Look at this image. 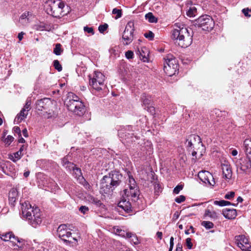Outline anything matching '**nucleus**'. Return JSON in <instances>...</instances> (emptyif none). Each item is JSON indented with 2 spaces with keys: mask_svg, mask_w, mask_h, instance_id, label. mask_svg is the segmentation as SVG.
<instances>
[{
  "mask_svg": "<svg viewBox=\"0 0 251 251\" xmlns=\"http://www.w3.org/2000/svg\"><path fill=\"white\" fill-rule=\"evenodd\" d=\"M176 28L172 33V38L175 41V43L182 48L189 46L192 42V35L184 25L181 24L176 23Z\"/></svg>",
  "mask_w": 251,
  "mask_h": 251,
  "instance_id": "f257e3e1",
  "label": "nucleus"
},
{
  "mask_svg": "<svg viewBox=\"0 0 251 251\" xmlns=\"http://www.w3.org/2000/svg\"><path fill=\"white\" fill-rule=\"evenodd\" d=\"M234 196H235V192H234L233 191H230V192H229L227 193H226L225 195L224 198L226 199L231 200L234 198Z\"/></svg>",
  "mask_w": 251,
  "mask_h": 251,
  "instance_id": "e433bc0d",
  "label": "nucleus"
},
{
  "mask_svg": "<svg viewBox=\"0 0 251 251\" xmlns=\"http://www.w3.org/2000/svg\"><path fill=\"white\" fill-rule=\"evenodd\" d=\"M244 146L246 155H251V140H245L244 142Z\"/></svg>",
  "mask_w": 251,
  "mask_h": 251,
  "instance_id": "b1692460",
  "label": "nucleus"
},
{
  "mask_svg": "<svg viewBox=\"0 0 251 251\" xmlns=\"http://www.w3.org/2000/svg\"><path fill=\"white\" fill-rule=\"evenodd\" d=\"M201 225L208 229L213 228L214 226L213 223L209 221H203L201 223Z\"/></svg>",
  "mask_w": 251,
  "mask_h": 251,
  "instance_id": "72a5a7b5",
  "label": "nucleus"
},
{
  "mask_svg": "<svg viewBox=\"0 0 251 251\" xmlns=\"http://www.w3.org/2000/svg\"><path fill=\"white\" fill-rule=\"evenodd\" d=\"M128 185L129 189L124 190L125 195L128 200L136 201L139 196V191L135 179L130 176H128Z\"/></svg>",
  "mask_w": 251,
  "mask_h": 251,
  "instance_id": "1a4fd4ad",
  "label": "nucleus"
},
{
  "mask_svg": "<svg viewBox=\"0 0 251 251\" xmlns=\"http://www.w3.org/2000/svg\"><path fill=\"white\" fill-rule=\"evenodd\" d=\"M182 188L183 186L182 185H178L174 188L173 192L175 194H177L179 193L180 191L182 189Z\"/></svg>",
  "mask_w": 251,
  "mask_h": 251,
  "instance_id": "09e8293b",
  "label": "nucleus"
},
{
  "mask_svg": "<svg viewBox=\"0 0 251 251\" xmlns=\"http://www.w3.org/2000/svg\"><path fill=\"white\" fill-rule=\"evenodd\" d=\"M204 215L208 216L212 219H217L218 217V213L215 211H210L209 209H206L205 211Z\"/></svg>",
  "mask_w": 251,
  "mask_h": 251,
  "instance_id": "bb28decb",
  "label": "nucleus"
},
{
  "mask_svg": "<svg viewBox=\"0 0 251 251\" xmlns=\"http://www.w3.org/2000/svg\"><path fill=\"white\" fill-rule=\"evenodd\" d=\"M145 18L146 20H148L150 23H156L157 22V19L154 17L151 12L146 14Z\"/></svg>",
  "mask_w": 251,
  "mask_h": 251,
  "instance_id": "cd10ccee",
  "label": "nucleus"
},
{
  "mask_svg": "<svg viewBox=\"0 0 251 251\" xmlns=\"http://www.w3.org/2000/svg\"><path fill=\"white\" fill-rule=\"evenodd\" d=\"M141 100L143 105L145 106V109H146V106L151 104L152 100L151 98L145 94L142 95Z\"/></svg>",
  "mask_w": 251,
  "mask_h": 251,
  "instance_id": "5701e85b",
  "label": "nucleus"
},
{
  "mask_svg": "<svg viewBox=\"0 0 251 251\" xmlns=\"http://www.w3.org/2000/svg\"><path fill=\"white\" fill-rule=\"evenodd\" d=\"M222 213L225 218L228 219H234L237 216L235 209L225 208L223 210Z\"/></svg>",
  "mask_w": 251,
  "mask_h": 251,
  "instance_id": "6ab92c4d",
  "label": "nucleus"
},
{
  "mask_svg": "<svg viewBox=\"0 0 251 251\" xmlns=\"http://www.w3.org/2000/svg\"><path fill=\"white\" fill-rule=\"evenodd\" d=\"M105 80V76L100 72H95L92 78H90L89 85L94 90L100 91L104 86L103 82Z\"/></svg>",
  "mask_w": 251,
  "mask_h": 251,
  "instance_id": "9d476101",
  "label": "nucleus"
},
{
  "mask_svg": "<svg viewBox=\"0 0 251 251\" xmlns=\"http://www.w3.org/2000/svg\"><path fill=\"white\" fill-rule=\"evenodd\" d=\"M125 55L127 59H131L133 57L134 53L131 50H128L126 52Z\"/></svg>",
  "mask_w": 251,
  "mask_h": 251,
  "instance_id": "603ef678",
  "label": "nucleus"
},
{
  "mask_svg": "<svg viewBox=\"0 0 251 251\" xmlns=\"http://www.w3.org/2000/svg\"><path fill=\"white\" fill-rule=\"evenodd\" d=\"M156 236L158 238H159V239H161L162 238V233L161 232L158 231L156 233Z\"/></svg>",
  "mask_w": 251,
  "mask_h": 251,
  "instance_id": "0e129e2a",
  "label": "nucleus"
},
{
  "mask_svg": "<svg viewBox=\"0 0 251 251\" xmlns=\"http://www.w3.org/2000/svg\"><path fill=\"white\" fill-rule=\"evenodd\" d=\"M26 147L25 145H22L19 151V152H21L22 154H23V151L26 149Z\"/></svg>",
  "mask_w": 251,
  "mask_h": 251,
  "instance_id": "052dcab7",
  "label": "nucleus"
},
{
  "mask_svg": "<svg viewBox=\"0 0 251 251\" xmlns=\"http://www.w3.org/2000/svg\"><path fill=\"white\" fill-rule=\"evenodd\" d=\"M121 230H122L121 229L119 228H115V232L117 234L119 235V234L120 233V231Z\"/></svg>",
  "mask_w": 251,
  "mask_h": 251,
  "instance_id": "774afa93",
  "label": "nucleus"
},
{
  "mask_svg": "<svg viewBox=\"0 0 251 251\" xmlns=\"http://www.w3.org/2000/svg\"><path fill=\"white\" fill-rule=\"evenodd\" d=\"M146 38L149 39L150 40H152L154 37V34L152 32L149 31L144 34Z\"/></svg>",
  "mask_w": 251,
  "mask_h": 251,
  "instance_id": "a19ab883",
  "label": "nucleus"
},
{
  "mask_svg": "<svg viewBox=\"0 0 251 251\" xmlns=\"http://www.w3.org/2000/svg\"><path fill=\"white\" fill-rule=\"evenodd\" d=\"M129 200H122L119 201L118 204V209L120 212H121L120 208L126 213H129L131 211V205Z\"/></svg>",
  "mask_w": 251,
  "mask_h": 251,
  "instance_id": "a211bd4d",
  "label": "nucleus"
},
{
  "mask_svg": "<svg viewBox=\"0 0 251 251\" xmlns=\"http://www.w3.org/2000/svg\"><path fill=\"white\" fill-rule=\"evenodd\" d=\"M139 51L141 56L142 57L143 59H144V61H146L147 60V56L149 55L147 49L145 47L142 48L141 51L139 50Z\"/></svg>",
  "mask_w": 251,
  "mask_h": 251,
  "instance_id": "c85d7f7f",
  "label": "nucleus"
},
{
  "mask_svg": "<svg viewBox=\"0 0 251 251\" xmlns=\"http://www.w3.org/2000/svg\"><path fill=\"white\" fill-rule=\"evenodd\" d=\"M134 31V23L131 21L128 22L122 36L123 42L124 45H127L132 42L133 40Z\"/></svg>",
  "mask_w": 251,
  "mask_h": 251,
  "instance_id": "ddd939ff",
  "label": "nucleus"
},
{
  "mask_svg": "<svg viewBox=\"0 0 251 251\" xmlns=\"http://www.w3.org/2000/svg\"><path fill=\"white\" fill-rule=\"evenodd\" d=\"M237 171L245 173L251 168V155L241 157L235 162Z\"/></svg>",
  "mask_w": 251,
  "mask_h": 251,
  "instance_id": "4468645a",
  "label": "nucleus"
},
{
  "mask_svg": "<svg viewBox=\"0 0 251 251\" xmlns=\"http://www.w3.org/2000/svg\"><path fill=\"white\" fill-rule=\"evenodd\" d=\"M30 104L31 102L29 100H27L25 104V105L24 107L22 109L25 110L26 111L28 112L29 109H30Z\"/></svg>",
  "mask_w": 251,
  "mask_h": 251,
  "instance_id": "de8ad7c7",
  "label": "nucleus"
},
{
  "mask_svg": "<svg viewBox=\"0 0 251 251\" xmlns=\"http://www.w3.org/2000/svg\"><path fill=\"white\" fill-rule=\"evenodd\" d=\"M185 200V197L182 195L179 196V197L176 198L175 199V201L178 203L183 202Z\"/></svg>",
  "mask_w": 251,
  "mask_h": 251,
  "instance_id": "3c124183",
  "label": "nucleus"
},
{
  "mask_svg": "<svg viewBox=\"0 0 251 251\" xmlns=\"http://www.w3.org/2000/svg\"><path fill=\"white\" fill-rule=\"evenodd\" d=\"M59 237L67 244L73 243L74 241H76L75 238L71 237V232L70 229L67 228L66 225H61L59 226L57 230Z\"/></svg>",
  "mask_w": 251,
  "mask_h": 251,
  "instance_id": "9b49d317",
  "label": "nucleus"
},
{
  "mask_svg": "<svg viewBox=\"0 0 251 251\" xmlns=\"http://www.w3.org/2000/svg\"><path fill=\"white\" fill-rule=\"evenodd\" d=\"M90 201L91 202L97 205H100L101 204V201L98 199H96L94 197H91Z\"/></svg>",
  "mask_w": 251,
  "mask_h": 251,
  "instance_id": "49530a36",
  "label": "nucleus"
},
{
  "mask_svg": "<svg viewBox=\"0 0 251 251\" xmlns=\"http://www.w3.org/2000/svg\"><path fill=\"white\" fill-rule=\"evenodd\" d=\"M29 15V12H25L20 17V20H22L25 19Z\"/></svg>",
  "mask_w": 251,
  "mask_h": 251,
  "instance_id": "4d7b16f0",
  "label": "nucleus"
},
{
  "mask_svg": "<svg viewBox=\"0 0 251 251\" xmlns=\"http://www.w3.org/2000/svg\"><path fill=\"white\" fill-rule=\"evenodd\" d=\"M16 240H17V242L19 243V245H17V246L20 249H22L25 244V241L22 239H19L16 237Z\"/></svg>",
  "mask_w": 251,
  "mask_h": 251,
  "instance_id": "37998d69",
  "label": "nucleus"
},
{
  "mask_svg": "<svg viewBox=\"0 0 251 251\" xmlns=\"http://www.w3.org/2000/svg\"><path fill=\"white\" fill-rule=\"evenodd\" d=\"M51 14L54 17H59L63 12L64 3L60 0H49L48 1Z\"/></svg>",
  "mask_w": 251,
  "mask_h": 251,
  "instance_id": "f8f14e48",
  "label": "nucleus"
},
{
  "mask_svg": "<svg viewBox=\"0 0 251 251\" xmlns=\"http://www.w3.org/2000/svg\"><path fill=\"white\" fill-rule=\"evenodd\" d=\"M113 14H116V19L120 18L122 16V10L117 8H114L112 10Z\"/></svg>",
  "mask_w": 251,
  "mask_h": 251,
  "instance_id": "4c0bfd02",
  "label": "nucleus"
},
{
  "mask_svg": "<svg viewBox=\"0 0 251 251\" xmlns=\"http://www.w3.org/2000/svg\"><path fill=\"white\" fill-rule=\"evenodd\" d=\"M71 166H69V170L73 171L74 176L79 180V183L83 184V183H87L85 179L82 176L81 170L79 168L75 167V165L73 163H69Z\"/></svg>",
  "mask_w": 251,
  "mask_h": 251,
  "instance_id": "f3484780",
  "label": "nucleus"
},
{
  "mask_svg": "<svg viewBox=\"0 0 251 251\" xmlns=\"http://www.w3.org/2000/svg\"><path fill=\"white\" fill-rule=\"evenodd\" d=\"M53 66L55 69L58 72H60L62 70V67L59 62L57 60H55L53 61Z\"/></svg>",
  "mask_w": 251,
  "mask_h": 251,
  "instance_id": "c9c22d12",
  "label": "nucleus"
},
{
  "mask_svg": "<svg viewBox=\"0 0 251 251\" xmlns=\"http://www.w3.org/2000/svg\"><path fill=\"white\" fill-rule=\"evenodd\" d=\"M186 146L188 151L191 152L192 159L195 161L198 158H198H201L205 151L201 138L197 135H190L186 140Z\"/></svg>",
  "mask_w": 251,
  "mask_h": 251,
  "instance_id": "20e7f679",
  "label": "nucleus"
},
{
  "mask_svg": "<svg viewBox=\"0 0 251 251\" xmlns=\"http://www.w3.org/2000/svg\"><path fill=\"white\" fill-rule=\"evenodd\" d=\"M27 114L28 112L22 109L20 112L16 117L14 120V123L17 124L21 123L24 119L26 118Z\"/></svg>",
  "mask_w": 251,
  "mask_h": 251,
  "instance_id": "4be33fe9",
  "label": "nucleus"
},
{
  "mask_svg": "<svg viewBox=\"0 0 251 251\" xmlns=\"http://www.w3.org/2000/svg\"><path fill=\"white\" fill-rule=\"evenodd\" d=\"M84 30L85 32L91 33L92 35L94 34V32L92 27L85 26L84 27Z\"/></svg>",
  "mask_w": 251,
  "mask_h": 251,
  "instance_id": "864d4df0",
  "label": "nucleus"
},
{
  "mask_svg": "<svg viewBox=\"0 0 251 251\" xmlns=\"http://www.w3.org/2000/svg\"><path fill=\"white\" fill-rule=\"evenodd\" d=\"M13 131L15 133H17L19 136H21V129L18 126H15L13 128Z\"/></svg>",
  "mask_w": 251,
  "mask_h": 251,
  "instance_id": "6e6d98bb",
  "label": "nucleus"
},
{
  "mask_svg": "<svg viewBox=\"0 0 251 251\" xmlns=\"http://www.w3.org/2000/svg\"><path fill=\"white\" fill-rule=\"evenodd\" d=\"M108 28V25L106 24L101 25L99 26V30L100 33H103Z\"/></svg>",
  "mask_w": 251,
  "mask_h": 251,
  "instance_id": "79ce46f5",
  "label": "nucleus"
},
{
  "mask_svg": "<svg viewBox=\"0 0 251 251\" xmlns=\"http://www.w3.org/2000/svg\"><path fill=\"white\" fill-rule=\"evenodd\" d=\"M36 108L39 111H45L48 115V118L57 116L58 109L57 102L50 98H45L37 100Z\"/></svg>",
  "mask_w": 251,
  "mask_h": 251,
  "instance_id": "423d86ee",
  "label": "nucleus"
},
{
  "mask_svg": "<svg viewBox=\"0 0 251 251\" xmlns=\"http://www.w3.org/2000/svg\"><path fill=\"white\" fill-rule=\"evenodd\" d=\"M231 153L233 156H236L238 153V151L236 150H234L231 151Z\"/></svg>",
  "mask_w": 251,
  "mask_h": 251,
  "instance_id": "69168bd1",
  "label": "nucleus"
},
{
  "mask_svg": "<svg viewBox=\"0 0 251 251\" xmlns=\"http://www.w3.org/2000/svg\"><path fill=\"white\" fill-rule=\"evenodd\" d=\"M235 242L237 246L242 251H251V244L248 238L244 235H237L235 237Z\"/></svg>",
  "mask_w": 251,
  "mask_h": 251,
  "instance_id": "2eb2a0df",
  "label": "nucleus"
},
{
  "mask_svg": "<svg viewBox=\"0 0 251 251\" xmlns=\"http://www.w3.org/2000/svg\"><path fill=\"white\" fill-rule=\"evenodd\" d=\"M214 203L215 205H219L220 206H224L228 205L231 204V203L228 201H226L225 200H221V201H215L214 202Z\"/></svg>",
  "mask_w": 251,
  "mask_h": 251,
  "instance_id": "c756f323",
  "label": "nucleus"
},
{
  "mask_svg": "<svg viewBox=\"0 0 251 251\" xmlns=\"http://www.w3.org/2000/svg\"><path fill=\"white\" fill-rule=\"evenodd\" d=\"M146 109L151 114L155 113V108L153 106H151V104L146 106Z\"/></svg>",
  "mask_w": 251,
  "mask_h": 251,
  "instance_id": "8fccbe9b",
  "label": "nucleus"
},
{
  "mask_svg": "<svg viewBox=\"0 0 251 251\" xmlns=\"http://www.w3.org/2000/svg\"><path fill=\"white\" fill-rule=\"evenodd\" d=\"M18 197V192L16 189L12 188L9 191L8 198L9 203L14 205V202L16 201Z\"/></svg>",
  "mask_w": 251,
  "mask_h": 251,
  "instance_id": "412c9836",
  "label": "nucleus"
},
{
  "mask_svg": "<svg viewBox=\"0 0 251 251\" xmlns=\"http://www.w3.org/2000/svg\"><path fill=\"white\" fill-rule=\"evenodd\" d=\"M251 11V9L249 8H244L242 9V12L244 13V15L247 17H250L251 15L249 14V12Z\"/></svg>",
  "mask_w": 251,
  "mask_h": 251,
  "instance_id": "5fc2aeb1",
  "label": "nucleus"
},
{
  "mask_svg": "<svg viewBox=\"0 0 251 251\" xmlns=\"http://www.w3.org/2000/svg\"><path fill=\"white\" fill-rule=\"evenodd\" d=\"M89 210V208L86 206L82 205L79 208V211L84 215L87 214Z\"/></svg>",
  "mask_w": 251,
  "mask_h": 251,
  "instance_id": "58836bf2",
  "label": "nucleus"
},
{
  "mask_svg": "<svg viewBox=\"0 0 251 251\" xmlns=\"http://www.w3.org/2000/svg\"><path fill=\"white\" fill-rule=\"evenodd\" d=\"M25 34V33L23 32H21L18 34V38L19 41H21L23 38V35Z\"/></svg>",
  "mask_w": 251,
  "mask_h": 251,
  "instance_id": "bf43d9fd",
  "label": "nucleus"
},
{
  "mask_svg": "<svg viewBox=\"0 0 251 251\" xmlns=\"http://www.w3.org/2000/svg\"><path fill=\"white\" fill-rule=\"evenodd\" d=\"M164 71L166 75L171 76L178 70L177 60L172 54L167 55L164 58Z\"/></svg>",
  "mask_w": 251,
  "mask_h": 251,
  "instance_id": "0eeeda50",
  "label": "nucleus"
},
{
  "mask_svg": "<svg viewBox=\"0 0 251 251\" xmlns=\"http://www.w3.org/2000/svg\"><path fill=\"white\" fill-rule=\"evenodd\" d=\"M18 141L19 143H24L25 142V140L23 137H21L19 139Z\"/></svg>",
  "mask_w": 251,
  "mask_h": 251,
  "instance_id": "338daca9",
  "label": "nucleus"
},
{
  "mask_svg": "<svg viewBox=\"0 0 251 251\" xmlns=\"http://www.w3.org/2000/svg\"><path fill=\"white\" fill-rule=\"evenodd\" d=\"M63 52L60 44H56L53 50V53L57 55H59Z\"/></svg>",
  "mask_w": 251,
  "mask_h": 251,
  "instance_id": "7c9ffc66",
  "label": "nucleus"
},
{
  "mask_svg": "<svg viewBox=\"0 0 251 251\" xmlns=\"http://www.w3.org/2000/svg\"><path fill=\"white\" fill-rule=\"evenodd\" d=\"M198 177L201 181L205 184L214 186L215 184L214 178L212 175L208 171H202L198 174Z\"/></svg>",
  "mask_w": 251,
  "mask_h": 251,
  "instance_id": "dca6fc26",
  "label": "nucleus"
},
{
  "mask_svg": "<svg viewBox=\"0 0 251 251\" xmlns=\"http://www.w3.org/2000/svg\"><path fill=\"white\" fill-rule=\"evenodd\" d=\"M51 27L50 25L46 23H41L37 25V29L39 30L50 31L51 30Z\"/></svg>",
  "mask_w": 251,
  "mask_h": 251,
  "instance_id": "a878e982",
  "label": "nucleus"
},
{
  "mask_svg": "<svg viewBox=\"0 0 251 251\" xmlns=\"http://www.w3.org/2000/svg\"><path fill=\"white\" fill-rule=\"evenodd\" d=\"M243 201V199L241 197H238L237 199V203H231V205H233V206H236V205H237V204L240 202H242Z\"/></svg>",
  "mask_w": 251,
  "mask_h": 251,
  "instance_id": "13d9d810",
  "label": "nucleus"
},
{
  "mask_svg": "<svg viewBox=\"0 0 251 251\" xmlns=\"http://www.w3.org/2000/svg\"><path fill=\"white\" fill-rule=\"evenodd\" d=\"M64 104L68 110L75 115L81 116L84 112V105L79 97L72 92L68 93Z\"/></svg>",
  "mask_w": 251,
  "mask_h": 251,
  "instance_id": "39448f33",
  "label": "nucleus"
},
{
  "mask_svg": "<svg viewBox=\"0 0 251 251\" xmlns=\"http://www.w3.org/2000/svg\"><path fill=\"white\" fill-rule=\"evenodd\" d=\"M14 137L11 135H8L7 137L5 139L4 142L5 143L6 145L7 146H9L11 143L14 140Z\"/></svg>",
  "mask_w": 251,
  "mask_h": 251,
  "instance_id": "ea45409f",
  "label": "nucleus"
},
{
  "mask_svg": "<svg viewBox=\"0 0 251 251\" xmlns=\"http://www.w3.org/2000/svg\"><path fill=\"white\" fill-rule=\"evenodd\" d=\"M0 238L4 241H9L11 239L16 240V237L11 232L0 234Z\"/></svg>",
  "mask_w": 251,
  "mask_h": 251,
  "instance_id": "393cba45",
  "label": "nucleus"
},
{
  "mask_svg": "<svg viewBox=\"0 0 251 251\" xmlns=\"http://www.w3.org/2000/svg\"><path fill=\"white\" fill-rule=\"evenodd\" d=\"M23 155V154H22L21 152H19V151H18L14 153V156H11L9 158L13 162H16L17 160L21 158V156Z\"/></svg>",
  "mask_w": 251,
  "mask_h": 251,
  "instance_id": "2f4dec72",
  "label": "nucleus"
},
{
  "mask_svg": "<svg viewBox=\"0 0 251 251\" xmlns=\"http://www.w3.org/2000/svg\"><path fill=\"white\" fill-rule=\"evenodd\" d=\"M63 165L65 166L66 168H69V166H71V165L69 164V163H72L71 162H70L67 158L65 157L62 159V161Z\"/></svg>",
  "mask_w": 251,
  "mask_h": 251,
  "instance_id": "c03bdc74",
  "label": "nucleus"
},
{
  "mask_svg": "<svg viewBox=\"0 0 251 251\" xmlns=\"http://www.w3.org/2000/svg\"><path fill=\"white\" fill-rule=\"evenodd\" d=\"M191 241L192 239L190 238H187L186 239V245L189 249H191L193 247V244Z\"/></svg>",
  "mask_w": 251,
  "mask_h": 251,
  "instance_id": "a18cd8bd",
  "label": "nucleus"
},
{
  "mask_svg": "<svg viewBox=\"0 0 251 251\" xmlns=\"http://www.w3.org/2000/svg\"><path fill=\"white\" fill-rule=\"evenodd\" d=\"M193 25L201 28L203 30L210 31L213 29L214 22L210 16L204 15L194 21Z\"/></svg>",
  "mask_w": 251,
  "mask_h": 251,
  "instance_id": "6e6552de",
  "label": "nucleus"
},
{
  "mask_svg": "<svg viewBox=\"0 0 251 251\" xmlns=\"http://www.w3.org/2000/svg\"><path fill=\"white\" fill-rule=\"evenodd\" d=\"M122 175L118 171L110 172L101 180L100 191L105 194L112 192L121 182Z\"/></svg>",
  "mask_w": 251,
  "mask_h": 251,
  "instance_id": "f03ea898",
  "label": "nucleus"
},
{
  "mask_svg": "<svg viewBox=\"0 0 251 251\" xmlns=\"http://www.w3.org/2000/svg\"><path fill=\"white\" fill-rule=\"evenodd\" d=\"M21 210L23 217L25 218L33 227L41 223V213L38 207H32L28 201H25L21 203Z\"/></svg>",
  "mask_w": 251,
  "mask_h": 251,
  "instance_id": "7ed1b4c3",
  "label": "nucleus"
},
{
  "mask_svg": "<svg viewBox=\"0 0 251 251\" xmlns=\"http://www.w3.org/2000/svg\"><path fill=\"white\" fill-rule=\"evenodd\" d=\"M197 12V9L193 7L192 8H190V9L187 12V16L191 17L195 16L196 13Z\"/></svg>",
  "mask_w": 251,
  "mask_h": 251,
  "instance_id": "f704fd0d",
  "label": "nucleus"
},
{
  "mask_svg": "<svg viewBox=\"0 0 251 251\" xmlns=\"http://www.w3.org/2000/svg\"><path fill=\"white\" fill-rule=\"evenodd\" d=\"M119 235L127 238H131L132 236L135 237L134 235L130 232H126L124 230H121L120 231V233Z\"/></svg>",
  "mask_w": 251,
  "mask_h": 251,
  "instance_id": "473e14b6",
  "label": "nucleus"
},
{
  "mask_svg": "<svg viewBox=\"0 0 251 251\" xmlns=\"http://www.w3.org/2000/svg\"><path fill=\"white\" fill-rule=\"evenodd\" d=\"M23 134L25 137H28L27 130L26 128L23 130Z\"/></svg>",
  "mask_w": 251,
  "mask_h": 251,
  "instance_id": "e2e57ef3",
  "label": "nucleus"
},
{
  "mask_svg": "<svg viewBox=\"0 0 251 251\" xmlns=\"http://www.w3.org/2000/svg\"><path fill=\"white\" fill-rule=\"evenodd\" d=\"M222 169L223 177L226 179H230L232 176V171L230 165L228 164H222Z\"/></svg>",
  "mask_w": 251,
  "mask_h": 251,
  "instance_id": "aec40b11",
  "label": "nucleus"
},
{
  "mask_svg": "<svg viewBox=\"0 0 251 251\" xmlns=\"http://www.w3.org/2000/svg\"><path fill=\"white\" fill-rule=\"evenodd\" d=\"M174 238L173 237H171L170 238V247L173 248L174 247Z\"/></svg>",
  "mask_w": 251,
  "mask_h": 251,
  "instance_id": "680f3d73",
  "label": "nucleus"
}]
</instances>
